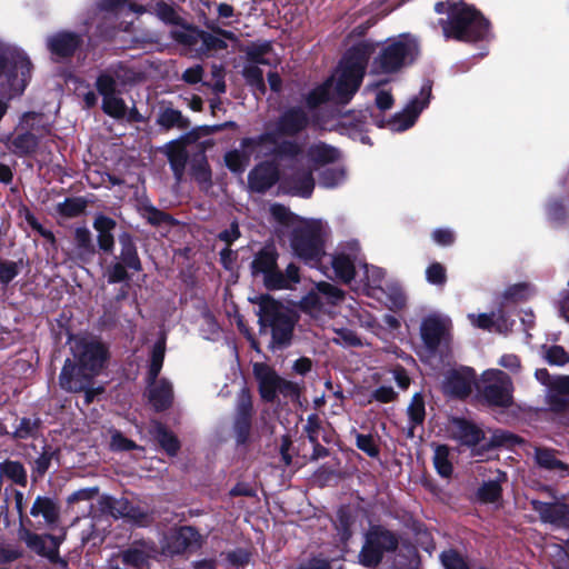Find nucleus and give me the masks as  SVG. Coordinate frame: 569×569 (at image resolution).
Segmentation results:
<instances>
[{"label": "nucleus", "instance_id": "nucleus-38", "mask_svg": "<svg viewBox=\"0 0 569 569\" xmlns=\"http://www.w3.org/2000/svg\"><path fill=\"white\" fill-rule=\"evenodd\" d=\"M119 241L121 244L120 259L126 267L140 270L141 264L137 254L136 246L131 239V237L127 233H123L119 237Z\"/></svg>", "mask_w": 569, "mask_h": 569}, {"label": "nucleus", "instance_id": "nucleus-56", "mask_svg": "<svg viewBox=\"0 0 569 569\" xmlns=\"http://www.w3.org/2000/svg\"><path fill=\"white\" fill-rule=\"evenodd\" d=\"M110 448L116 451H124L132 449H141V447L137 446L133 441L126 438L120 431L112 430L111 431V441Z\"/></svg>", "mask_w": 569, "mask_h": 569}, {"label": "nucleus", "instance_id": "nucleus-8", "mask_svg": "<svg viewBox=\"0 0 569 569\" xmlns=\"http://www.w3.org/2000/svg\"><path fill=\"white\" fill-rule=\"evenodd\" d=\"M132 80L133 73L123 66L111 67L98 77L96 87L102 96V109L107 114L118 119L126 116L127 107L120 94Z\"/></svg>", "mask_w": 569, "mask_h": 569}, {"label": "nucleus", "instance_id": "nucleus-29", "mask_svg": "<svg viewBox=\"0 0 569 569\" xmlns=\"http://www.w3.org/2000/svg\"><path fill=\"white\" fill-rule=\"evenodd\" d=\"M279 174L277 168L269 162L257 166L248 177L249 187L252 191L263 192L269 189L277 180Z\"/></svg>", "mask_w": 569, "mask_h": 569}, {"label": "nucleus", "instance_id": "nucleus-57", "mask_svg": "<svg viewBox=\"0 0 569 569\" xmlns=\"http://www.w3.org/2000/svg\"><path fill=\"white\" fill-rule=\"evenodd\" d=\"M426 278L429 283L443 286L447 280L445 267L438 262L431 263L426 270Z\"/></svg>", "mask_w": 569, "mask_h": 569}, {"label": "nucleus", "instance_id": "nucleus-12", "mask_svg": "<svg viewBox=\"0 0 569 569\" xmlns=\"http://www.w3.org/2000/svg\"><path fill=\"white\" fill-rule=\"evenodd\" d=\"M396 536L380 527L372 528L366 535V542L359 553V562L367 568H376L386 552L396 550Z\"/></svg>", "mask_w": 569, "mask_h": 569}, {"label": "nucleus", "instance_id": "nucleus-51", "mask_svg": "<svg viewBox=\"0 0 569 569\" xmlns=\"http://www.w3.org/2000/svg\"><path fill=\"white\" fill-rule=\"evenodd\" d=\"M192 174L194 179L201 184H208L211 180V172L204 156H200L193 160Z\"/></svg>", "mask_w": 569, "mask_h": 569}, {"label": "nucleus", "instance_id": "nucleus-40", "mask_svg": "<svg viewBox=\"0 0 569 569\" xmlns=\"http://www.w3.org/2000/svg\"><path fill=\"white\" fill-rule=\"evenodd\" d=\"M506 480V475L497 470L495 479L485 482L478 491L479 498L485 502H495L501 495L500 482Z\"/></svg>", "mask_w": 569, "mask_h": 569}, {"label": "nucleus", "instance_id": "nucleus-36", "mask_svg": "<svg viewBox=\"0 0 569 569\" xmlns=\"http://www.w3.org/2000/svg\"><path fill=\"white\" fill-rule=\"evenodd\" d=\"M150 433L167 451L168 455L174 456L179 450V441L173 433L168 431L161 423L153 421L150 425Z\"/></svg>", "mask_w": 569, "mask_h": 569}, {"label": "nucleus", "instance_id": "nucleus-1", "mask_svg": "<svg viewBox=\"0 0 569 569\" xmlns=\"http://www.w3.org/2000/svg\"><path fill=\"white\" fill-rule=\"evenodd\" d=\"M370 53L371 48L367 43L352 47L345 54L331 78L310 92L307 99L308 104L315 108L327 100L348 103L362 82Z\"/></svg>", "mask_w": 569, "mask_h": 569}, {"label": "nucleus", "instance_id": "nucleus-24", "mask_svg": "<svg viewBox=\"0 0 569 569\" xmlns=\"http://www.w3.org/2000/svg\"><path fill=\"white\" fill-rule=\"evenodd\" d=\"M158 551L152 542L136 541L121 552L122 562L133 569H143L150 559H154Z\"/></svg>", "mask_w": 569, "mask_h": 569}, {"label": "nucleus", "instance_id": "nucleus-13", "mask_svg": "<svg viewBox=\"0 0 569 569\" xmlns=\"http://www.w3.org/2000/svg\"><path fill=\"white\" fill-rule=\"evenodd\" d=\"M486 401L492 406L507 407L512 401V381L510 377L499 369L486 370L478 386Z\"/></svg>", "mask_w": 569, "mask_h": 569}, {"label": "nucleus", "instance_id": "nucleus-26", "mask_svg": "<svg viewBox=\"0 0 569 569\" xmlns=\"http://www.w3.org/2000/svg\"><path fill=\"white\" fill-rule=\"evenodd\" d=\"M63 539L64 535L59 538L51 535L40 536L30 532L24 538L29 548L51 561H56L59 558V547Z\"/></svg>", "mask_w": 569, "mask_h": 569}, {"label": "nucleus", "instance_id": "nucleus-30", "mask_svg": "<svg viewBox=\"0 0 569 569\" xmlns=\"http://www.w3.org/2000/svg\"><path fill=\"white\" fill-rule=\"evenodd\" d=\"M453 439L460 443L473 447L485 439V435L477 426L461 419H455L450 429Z\"/></svg>", "mask_w": 569, "mask_h": 569}, {"label": "nucleus", "instance_id": "nucleus-55", "mask_svg": "<svg viewBox=\"0 0 569 569\" xmlns=\"http://www.w3.org/2000/svg\"><path fill=\"white\" fill-rule=\"evenodd\" d=\"M440 559L446 569H469L463 558L455 550L443 551Z\"/></svg>", "mask_w": 569, "mask_h": 569}, {"label": "nucleus", "instance_id": "nucleus-53", "mask_svg": "<svg viewBox=\"0 0 569 569\" xmlns=\"http://www.w3.org/2000/svg\"><path fill=\"white\" fill-rule=\"evenodd\" d=\"M543 357L548 363L562 366L569 362V355L560 346H551L545 349Z\"/></svg>", "mask_w": 569, "mask_h": 569}, {"label": "nucleus", "instance_id": "nucleus-7", "mask_svg": "<svg viewBox=\"0 0 569 569\" xmlns=\"http://www.w3.org/2000/svg\"><path fill=\"white\" fill-rule=\"evenodd\" d=\"M254 302L259 306V323L261 330L270 328L273 348H282L290 342L295 326L292 311L272 299L270 296H259Z\"/></svg>", "mask_w": 569, "mask_h": 569}, {"label": "nucleus", "instance_id": "nucleus-35", "mask_svg": "<svg viewBox=\"0 0 569 569\" xmlns=\"http://www.w3.org/2000/svg\"><path fill=\"white\" fill-rule=\"evenodd\" d=\"M31 516H42L47 525H54L59 519V508L53 500L38 497L30 510Z\"/></svg>", "mask_w": 569, "mask_h": 569}, {"label": "nucleus", "instance_id": "nucleus-2", "mask_svg": "<svg viewBox=\"0 0 569 569\" xmlns=\"http://www.w3.org/2000/svg\"><path fill=\"white\" fill-rule=\"evenodd\" d=\"M74 362L67 360L59 377L62 389L78 392L86 389L91 379L99 375L108 358L102 342L94 337L76 336L70 339Z\"/></svg>", "mask_w": 569, "mask_h": 569}, {"label": "nucleus", "instance_id": "nucleus-3", "mask_svg": "<svg viewBox=\"0 0 569 569\" xmlns=\"http://www.w3.org/2000/svg\"><path fill=\"white\" fill-rule=\"evenodd\" d=\"M420 54V42L411 33H401L388 38L380 47L379 52L370 64V76L383 77L377 82H370L367 90H375L378 86L389 81L388 76L411 66Z\"/></svg>", "mask_w": 569, "mask_h": 569}, {"label": "nucleus", "instance_id": "nucleus-61", "mask_svg": "<svg viewBox=\"0 0 569 569\" xmlns=\"http://www.w3.org/2000/svg\"><path fill=\"white\" fill-rule=\"evenodd\" d=\"M357 447L370 457H376L379 452L373 437L368 435H357Z\"/></svg>", "mask_w": 569, "mask_h": 569}, {"label": "nucleus", "instance_id": "nucleus-43", "mask_svg": "<svg viewBox=\"0 0 569 569\" xmlns=\"http://www.w3.org/2000/svg\"><path fill=\"white\" fill-rule=\"evenodd\" d=\"M396 569H417V552L412 547H406L398 550L393 559Z\"/></svg>", "mask_w": 569, "mask_h": 569}, {"label": "nucleus", "instance_id": "nucleus-47", "mask_svg": "<svg viewBox=\"0 0 569 569\" xmlns=\"http://www.w3.org/2000/svg\"><path fill=\"white\" fill-rule=\"evenodd\" d=\"M164 358V342L159 341L154 345L151 356V363L149 369V380L156 381L163 363Z\"/></svg>", "mask_w": 569, "mask_h": 569}, {"label": "nucleus", "instance_id": "nucleus-22", "mask_svg": "<svg viewBox=\"0 0 569 569\" xmlns=\"http://www.w3.org/2000/svg\"><path fill=\"white\" fill-rule=\"evenodd\" d=\"M431 87L426 84L421 88L420 96L422 101L416 99L400 113L396 114L388 126L392 131H405L410 128L417 120L419 113L428 104Z\"/></svg>", "mask_w": 569, "mask_h": 569}, {"label": "nucleus", "instance_id": "nucleus-48", "mask_svg": "<svg viewBox=\"0 0 569 569\" xmlns=\"http://www.w3.org/2000/svg\"><path fill=\"white\" fill-rule=\"evenodd\" d=\"M158 123L164 128L179 127L184 128L186 122L180 111L171 108L164 109L158 118Z\"/></svg>", "mask_w": 569, "mask_h": 569}, {"label": "nucleus", "instance_id": "nucleus-19", "mask_svg": "<svg viewBox=\"0 0 569 569\" xmlns=\"http://www.w3.org/2000/svg\"><path fill=\"white\" fill-rule=\"evenodd\" d=\"M308 123L309 118L302 108H290L281 114L276 123L274 130L269 131L268 133L273 134L278 143L281 146L282 143L288 142L287 140H281L282 136H295L302 131Z\"/></svg>", "mask_w": 569, "mask_h": 569}, {"label": "nucleus", "instance_id": "nucleus-59", "mask_svg": "<svg viewBox=\"0 0 569 569\" xmlns=\"http://www.w3.org/2000/svg\"><path fill=\"white\" fill-rule=\"evenodd\" d=\"M496 312L492 311L490 313H468V320L473 327L492 331L493 330V321H495Z\"/></svg>", "mask_w": 569, "mask_h": 569}, {"label": "nucleus", "instance_id": "nucleus-60", "mask_svg": "<svg viewBox=\"0 0 569 569\" xmlns=\"http://www.w3.org/2000/svg\"><path fill=\"white\" fill-rule=\"evenodd\" d=\"M269 211L272 218L280 223L291 224L295 220L292 213L284 206L278 203L271 204Z\"/></svg>", "mask_w": 569, "mask_h": 569}, {"label": "nucleus", "instance_id": "nucleus-46", "mask_svg": "<svg viewBox=\"0 0 569 569\" xmlns=\"http://www.w3.org/2000/svg\"><path fill=\"white\" fill-rule=\"evenodd\" d=\"M408 415L412 423L410 432H413V427L422 423L425 419V402L421 395L416 393L408 407Z\"/></svg>", "mask_w": 569, "mask_h": 569}, {"label": "nucleus", "instance_id": "nucleus-15", "mask_svg": "<svg viewBox=\"0 0 569 569\" xmlns=\"http://www.w3.org/2000/svg\"><path fill=\"white\" fill-rule=\"evenodd\" d=\"M281 189L284 192L302 198H309L315 188L311 167L303 158L295 159L281 176Z\"/></svg>", "mask_w": 569, "mask_h": 569}, {"label": "nucleus", "instance_id": "nucleus-44", "mask_svg": "<svg viewBox=\"0 0 569 569\" xmlns=\"http://www.w3.org/2000/svg\"><path fill=\"white\" fill-rule=\"evenodd\" d=\"M86 209V201L81 198H67L63 202L58 203V212L66 218H74L80 216Z\"/></svg>", "mask_w": 569, "mask_h": 569}, {"label": "nucleus", "instance_id": "nucleus-32", "mask_svg": "<svg viewBox=\"0 0 569 569\" xmlns=\"http://www.w3.org/2000/svg\"><path fill=\"white\" fill-rule=\"evenodd\" d=\"M172 387L167 380L151 381L149 400L156 410H164L172 402Z\"/></svg>", "mask_w": 569, "mask_h": 569}, {"label": "nucleus", "instance_id": "nucleus-20", "mask_svg": "<svg viewBox=\"0 0 569 569\" xmlns=\"http://www.w3.org/2000/svg\"><path fill=\"white\" fill-rule=\"evenodd\" d=\"M535 375L537 380L549 387L547 396L552 408L565 409L566 400L569 398V376L551 378L547 369H538Z\"/></svg>", "mask_w": 569, "mask_h": 569}, {"label": "nucleus", "instance_id": "nucleus-33", "mask_svg": "<svg viewBox=\"0 0 569 569\" xmlns=\"http://www.w3.org/2000/svg\"><path fill=\"white\" fill-rule=\"evenodd\" d=\"M79 44V38L71 32H59L48 38V48L60 57L71 54Z\"/></svg>", "mask_w": 569, "mask_h": 569}, {"label": "nucleus", "instance_id": "nucleus-5", "mask_svg": "<svg viewBox=\"0 0 569 569\" xmlns=\"http://www.w3.org/2000/svg\"><path fill=\"white\" fill-rule=\"evenodd\" d=\"M31 62L23 50L0 41V94L8 100L23 93L31 78Z\"/></svg>", "mask_w": 569, "mask_h": 569}, {"label": "nucleus", "instance_id": "nucleus-16", "mask_svg": "<svg viewBox=\"0 0 569 569\" xmlns=\"http://www.w3.org/2000/svg\"><path fill=\"white\" fill-rule=\"evenodd\" d=\"M343 299V292L336 286L328 282H319L317 290L307 295L301 307L311 317L319 318L322 313H330V308Z\"/></svg>", "mask_w": 569, "mask_h": 569}, {"label": "nucleus", "instance_id": "nucleus-39", "mask_svg": "<svg viewBox=\"0 0 569 569\" xmlns=\"http://www.w3.org/2000/svg\"><path fill=\"white\" fill-rule=\"evenodd\" d=\"M74 254L80 260H86L93 253L91 233L87 228H77L74 231Z\"/></svg>", "mask_w": 569, "mask_h": 569}, {"label": "nucleus", "instance_id": "nucleus-50", "mask_svg": "<svg viewBox=\"0 0 569 569\" xmlns=\"http://www.w3.org/2000/svg\"><path fill=\"white\" fill-rule=\"evenodd\" d=\"M346 180V172L342 168L325 170L320 176V184L326 188H335Z\"/></svg>", "mask_w": 569, "mask_h": 569}, {"label": "nucleus", "instance_id": "nucleus-28", "mask_svg": "<svg viewBox=\"0 0 569 569\" xmlns=\"http://www.w3.org/2000/svg\"><path fill=\"white\" fill-rule=\"evenodd\" d=\"M535 461L540 468L551 472L558 478L569 476V465L561 461L557 457V451L553 449L536 447Z\"/></svg>", "mask_w": 569, "mask_h": 569}, {"label": "nucleus", "instance_id": "nucleus-63", "mask_svg": "<svg viewBox=\"0 0 569 569\" xmlns=\"http://www.w3.org/2000/svg\"><path fill=\"white\" fill-rule=\"evenodd\" d=\"M156 14L164 22L176 24L179 22V17L176 11L166 3H157L154 8Z\"/></svg>", "mask_w": 569, "mask_h": 569}, {"label": "nucleus", "instance_id": "nucleus-14", "mask_svg": "<svg viewBox=\"0 0 569 569\" xmlns=\"http://www.w3.org/2000/svg\"><path fill=\"white\" fill-rule=\"evenodd\" d=\"M253 373L259 383V391L266 401H273L278 393L284 397H298L299 388L296 383L284 380L266 363H253Z\"/></svg>", "mask_w": 569, "mask_h": 569}, {"label": "nucleus", "instance_id": "nucleus-41", "mask_svg": "<svg viewBox=\"0 0 569 569\" xmlns=\"http://www.w3.org/2000/svg\"><path fill=\"white\" fill-rule=\"evenodd\" d=\"M38 146V139L30 132L21 133L11 140L10 149L20 156L31 153Z\"/></svg>", "mask_w": 569, "mask_h": 569}, {"label": "nucleus", "instance_id": "nucleus-64", "mask_svg": "<svg viewBox=\"0 0 569 569\" xmlns=\"http://www.w3.org/2000/svg\"><path fill=\"white\" fill-rule=\"evenodd\" d=\"M19 272L18 263L13 261H0V282L9 283Z\"/></svg>", "mask_w": 569, "mask_h": 569}, {"label": "nucleus", "instance_id": "nucleus-18", "mask_svg": "<svg viewBox=\"0 0 569 569\" xmlns=\"http://www.w3.org/2000/svg\"><path fill=\"white\" fill-rule=\"evenodd\" d=\"M476 383V373L471 368L462 367L446 372L441 388L448 396L466 397Z\"/></svg>", "mask_w": 569, "mask_h": 569}, {"label": "nucleus", "instance_id": "nucleus-17", "mask_svg": "<svg viewBox=\"0 0 569 569\" xmlns=\"http://www.w3.org/2000/svg\"><path fill=\"white\" fill-rule=\"evenodd\" d=\"M247 54L248 63L243 68V77L250 86L264 92L263 73L259 64H270L272 62L271 47L269 43L252 46Z\"/></svg>", "mask_w": 569, "mask_h": 569}, {"label": "nucleus", "instance_id": "nucleus-42", "mask_svg": "<svg viewBox=\"0 0 569 569\" xmlns=\"http://www.w3.org/2000/svg\"><path fill=\"white\" fill-rule=\"evenodd\" d=\"M433 465L441 477L449 478L451 476L452 465L449 460V449L447 446H437L435 448Z\"/></svg>", "mask_w": 569, "mask_h": 569}, {"label": "nucleus", "instance_id": "nucleus-49", "mask_svg": "<svg viewBox=\"0 0 569 569\" xmlns=\"http://www.w3.org/2000/svg\"><path fill=\"white\" fill-rule=\"evenodd\" d=\"M363 278L367 281V286L372 289L381 288L385 272L381 268L376 266L362 264Z\"/></svg>", "mask_w": 569, "mask_h": 569}, {"label": "nucleus", "instance_id": "nucleus-31", "mask_svg": "<svg viewBox=\"0 0 569 569\" xmlns=\"http://www.w3.org/2000/svg\"><path fill=\"white\" fill-rule=\"evenodd\" d=\"M251 408L250 397L244 390H242L239 397L238 413L234 422V431L237 433L238 442H244L249 435Z\"/></svg>", "mask_w": 569, "mask_h": 569}, {"label": "nucleus", "instance_id": "nucleus-21", "mask_svg": "<svg viewBox=\"0 0 569 569\" xmlns=\"http://www.w3.org/2000/svg\"><path fill=\"white\" fill-rule=\"evenodd\" d=\"M450 327L451 321L448 317L429 316L421 323V338L426 346L433 350L446 340Z\"/></svg>", "mask_w": 569, "mask_h": 569}, {"label": "nucleus", "instance_id": "nucleus-27", "mask_svg": "<svg viewBox=\"0 0 569 569\" xmlns=\"http://www.w3.org/2000/svg\"><path fill=\"white\" fill-rule=\"evenodd\" d=\"M358 260V244H349V252L339 251L332 258V268L336 277L345 282H349L355 277V264Z\"/></svg>", "mask_w": 569, "mask_h": 569}, {"label": "nucleus", "instance_id": "nucleus-54", "mask_svg": "<svg viewBox=\"0 0 569 569\" xmlns=\"http://www.w3.org/2000/svg\"><path fill=\"white\" fill-rule=\"evenodd\" d=\"M521 440L508 432V431H505V430H495L491 435V438H490V441L489 443L493 447H499V446H506V447H513L517 443H520Z\"/></svg>", "mask_w": 569, "mask_h": 569}, {"label": "nucleus", "instance_id": "nucleus-52", "mask_svg": "<svg viewBox=\"0 0 569 569\" xmlns=\"http://www.w3.org/2000/svg\"><path fill=\"white\" fill-rule=\"evenodd\" d=\"M335 337L332 338V341L337 345L345 346V347H353V346H360L361 341L357 337V335L347 328H339L333 329Z\"/></svg>", "mask_w": 569, "mask_h": 569}, {"label": "nucleus", "instance_id": "nucleus-58", "mask_svg": "<svg viewBox=\"0 0 569 569\" xmlns=\"http://www.w3.org/2000/svg\"><path fill=\"white\" fill-rule=\"evenodd\" d=\"M352 521L351 518L343 511L340 510L338 512V522L336 523V528L338 530L339 538L341 542L346 543L347 540L352 535Z\"/></svg>", "mask_w": 569, "mask_h": 569}, {"label": "nucleus", "instance_id": "nucleus-23", "mask_svg": "<svg viewBox=\"0 0 569 569\" xmlns=\"http://www.w3.org/2000/svg\"><path fill=\"white\" fill-rule=\"evenodd\" d=\"M199 539V533L192 527H181L166 538L161 553L164 556L179 555L188 548L198 546Z\"/></svg>", "mask_w": 569, "mask_h": 569}, {"label": "nucleus", "instance_id": "nucleus-25", "mask_svg": "<svg viewBox=\"0 0 569 569\" xmlns=\"http://www.w3.org/2000/svg\"><path fill=\"white\" fill-rule=\"evenodd\" d=\"M532 508L540 519L556 527H569V506L558 502L532 500Z\"/></svg>", "mask_w": 569, "mask_h": 569}, {"label": "nucleus", "instance_id": "nucleus-11", "mask_svg": "<svg viewBox=\"0 0 569 569\" xmlns=\"http://www.w3.org/2000/svg\"><path fill=\"white\" fill-rule=\"evenodd\" d=\"M396 536L380 527L372 528L366 535V542L359 553V562L367 568H376L386 552L396 550Z\"/></svg>", "mask_w": 569, "mask_h": 569}, {"label": "nucleus", "instance_id": "nucleus-45", "mask_svg": "<svg viewBox=\"0 0 569 569\" xmlns=\"http://www.w3.org/2000/svg\"><path fill=\"white\" fill-rule=\"evenodd\" d=\"M0 473L19 485H24L27 481L26 470L22 465L17 461L0 463Z\"/></svg>", "mask_w": 569, "mask_h": 569}, {"label": "nucleus", "instance_id": "nucleus-6", "mask_svg": "<svg viewBox=\"0 0 569 569\" xmlns=\"http://www.w3.org/2000/svg\"><path fill=\"white\" fill-rule=\"evenodd\" d=\"M299 152V146L296 142H286L281 146L271 133H264L257 139H246L241 143V150H233L226 154L227 167L233 172H243L249 164L250 157L279 154L295 156Z\"/></svg>", "mask_w": 569, "mask_h": 569}, {"label": "nucleus", "instance_id": "nucleus-9", "mask_svg": "<svg viewBox=\"0 0 569 569\" xmlns=\"http://www.w3.org/2000/svg\"><path fill=\"white\" fill-rule=\"evenodd\" d=\"M327 227L321 221H299L295 226L290 244L297 257L310 266H317L322 256Z\"/></svg>", "mask_w": 569, "mask_h": 569}, {"label": "nucleus", "instance_id": "nucleus-4", "mask_svg": "<svg viewBox=\"0 0 569 569\" xmlns=\"http://www.w3.org/2000/svg\"><path fill=\"white\" fill-rule=\"evenodd\" d=\"M435 10L438 13L448 11L450 14L442 26L446 38L477 41L486 38L489 32L485 18L476 9L465 3L438 2Z\"/></svg>", "mask_w": 569, "mask_h": 569}, {"label": "nucleus", "instance_id": "nucleus-62", "mask_svg": "<svg viewBox=\"0 0 569 569\" xmlns=\"http://www.w3.org/2000/svg\"><path fill=\"white\" fill-rule=\"evenodd\" d=\"M555 553L552 555V563L556 569H569V543L566 548L559 546L553 547Z\"/></svg>", "mask_w": 569, "mask_h": 569}, {"label": "nucleus", "instance_id": "nucleus-10", "mask_svg": "<svg viewBox=\"0 0 569 569\" xmlns=\"http://www.w3.org/2000/svg\"><path fill=\"white\" fill-rule=\"evenodd\" d=\"M254 274L262 273L267 288L272 290L292 289L299 282V269L290 263L286 272L277 270V253L272 248L262 249L251 263Z\"/></svg>", "mask_w": 569, "mask_h": 569}, {"label": "nucleus", "instance_id": "nucleus-34", "mask_svg": "<svg viewBox=\"0 0 569 569\" xmlns=\"http://www.w3.org/2000/svg\"><path fill=\"white\" fill-rule=\"evenodd\" d=\"M340 153L337 149L325 143H317L309 148L307 159L305 160L309 166H322L336 161Z\"/></svg>", "mask_w": 569, "mask_h": 569}, {"label": "nucleus", "instance_id": "nucleus-37", "mask_svg": "<svg viewBox=\"0 0 569 569\" xmlns=\"http://www.w3.org/2000/svg\"><path fill=\"white\" fill-rule=\"evenodd\" d=\"M167 154L177 180H180L188 159L186 148L180 142H171L167 147Z\"/></svg>", "mask_w": 569, "mask_h": 569}]
</instances>
